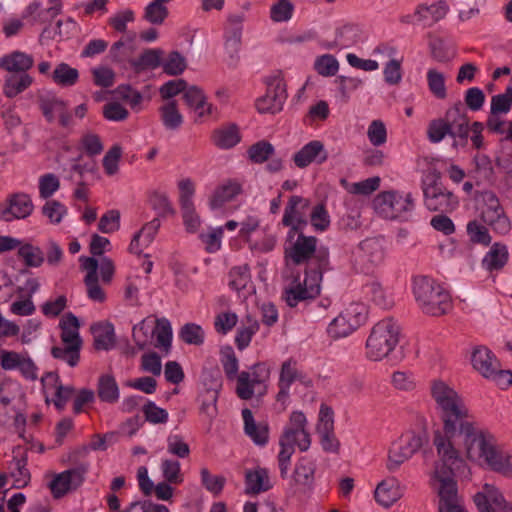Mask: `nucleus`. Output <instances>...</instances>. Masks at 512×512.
<instances>
[{
    "label": "nucleus",
    "mask_w": 512,
    "mask_h": 512,
    "mask_svg": "<svg viewBox=\"0 0 512 512\" xmlns=\"http://www.w3.org/2000/svg\"><path fill=\"white\" fill-rule=\"evenodd\" d=\"M309 204V200L301 196L293 195L290 197L282 218V224L290 227L289 239H293L295 234L301 230V227L307 224L305 211Z\"/></svg>",
    "instance_id": "15"
},
{
    "label": "nucleus",
    "mask_w": 512,
    "mask_h": 512,
    "mask_svg": "<svg viewBox=\"0 0 512 512\" xmlns=\"http://www.w3.org/2000/svg\"><path fill=\"white\" fill-rule=\"evenodd\" d=\"M186 104L198 112L199 116L209 115L212 112V105L206 102L203 91L197 86H191L184 91Z\"/></svg>",
    "instance_id": "31"
},
{
    "label": "nucleus",
    "mask_w": 512,
    "mask_h": 512,
    "mask_svg": "<svg viewBox=\"0 0 512 512\" xmlns=\"http://www.w3.org/2000/svg\"><path fill=\"white\" fill-rule=\"evenodd\" d=\"M34 64V59L21 51H14L0 59V67L8 72L26 73Z\"/></svg>",
    "instance_id": "26"
},
{
    "label": "nucleus",
    "mask_w": 512,
    "mask_h": 512,
    "mask_svg": "<svg viewBox=\"0 0 512 512\" xmlns=\"http://www.w3.org/2000/svg\"><path fill=\"white\" fill-rule=\"evenodd\" d=\"M229 276V286L236 291H240L246 288L250 281L249 267L247 265L234 267L231 269Z\"/></svg>",
    "instance_id": "59"
},
{
    "label": "nucleus",
    "mask_w": 512,
    "mask_h": 512,
    "mask_svg": "<svg viewBox=\"0 0 512 512\" xmlns=\"http://www.w3.org/2000/svg\"><path fill=\"white\" fill-rule=\"evenodd\" d=\"M296 361L288 359L282 363L279 376V392L277 401L284 402L289 396L291 384L296 380L302 379V373L296 367Z\"/></svg>",
    "instance_id": "22"
},
{
    "label": "nucleus",
    "mask_w": 512,
    "mask_h": 512,
    "mask_svg": "<svg viewBox=\"0 0 512 512\" xmlns=\"http://www.w3.org/2000/svg\"><path fill=\"white\" fill-rule=\"evenodd\" d=\"M474 503L479 512H512V505L490 484H485L483 491L474 496Z\"/></svg>",
    "instance_id": "17"
},
{
    "label": "nucleus",
    "mask_w": 512,
    "mask_h": 512,
    "mask_svg": "<svg viewBox=\"0 0 512 512\" xmlns=\"http://www.w3.org/2000/svg\"><path fill=\"white\" fill-rule=\"evenodd\" d=\"M438 436L444 444L448 443L459 455L458 447L463 445L469 460L483 461L493 471L504 476L511 474L512 456L507 452L497 450L493 438L476 429L469 419L446 434L436 430L433 439H437Z\"/></svg>",
    "instance_id": "2"
},
{
    "label": "nucleus",
    "mask_w": 512,
    "mask_h": 512,
    "mask_svg": "<svg viewBox=\"0 0 512 512\" xmlns=\"http://www.w3.org/2000/svg\"><path fill=\"white\" fill-rule=\"evenodd\" d=\"M43 388L45 392L50 389H54V396L56 398H63L69 400L71 395L74 393V388L71 386H63L59 381V376L54 372H48L41 378Z\"/></svg>",
    "instance_id": "39"
},
{
    "label": "nucleus",
    "mask_w": 512,
    "mask_h": 512,
    "mask_svg": "<svg viewBox=\"0 0 512 512\" xmlns=\"http://www.w3.org/2000/svg\"><path fill=\"white\" fill-rule=\"evenodd\" d=\"M94 347L97 350H109L115 344V334L112 324H96L92 327Z\"/></svg>",
    "instance_id": "34"
},
{
    "label": "nucleus",
    "mask_w": 512,
    "mask_h": 512,
    "mask_svg": "<svg viewBox=\"0 0 512 512\" xmlns=\"http://www.w3.org/2000/svg\"><path fill=\"white\" fill-rule=\"evenodd\" d=\"M334 419L333 410L321 405L319 412V421L317 424V432L320 434V443L324 451L330 453H338L340 443L334 435Z\"/></svg>",
    "instance_id": "18"
},
{
    "label": "nucleus",
    "mask_w": 512,
    "mask_h": 512,
    "mask_svg": "<svg viewBox=\"0 0 512 512\" xmlns=\"http://www.w3.org/2000/svg\"><path fill=\"white\" fill-rule=\"evenodd\" d=\"M87 470L88 464L81 463L75 468L56 475L49 483L53 497L59 499L69 491L77 489L83 483Z\"/></svg>",
    "instance_id": "14"
},
{
    "label": "nucleus",
    "mask_w": 512,
    "mask_h": 512,
    "mask_svg": "<svg viewBox=\"0 0 512 512\" xmlns=\"http://www.w3.org/2000/svg\"><path fill=\"white\" fill-rule=\"evenodd\" d=\"M149 204L159 217H168L175 214L167 195L154 191L149 196Z\"/></svg>",
    "instance_id": "49"
},
{
    "label": "nucleus",
    "mask_w": 512,
    "mask_h": 512,
    "mask_svg": "<svg viewBox=\"0 0 512 512\" xmlns=\"http://www.w3.org/2000/svg\"><path fill=\"white\" fill-rule=\"evenodd\" d=\"M187 67L185 58L177 51L169 54L168 59L163 63V70L168 75L177 76L182 74Z\"/></svg>",
    "instance_id": "60"
},
{
    "label": "nucleus",
    "mask_w": 512,
    "mask_h": 512,
    "mask_svg": "<svg viewBox=\"0 0 512 512\" xmlns=\"http://www.w3.org/2000/svg\"><path fill=\"white\" fill-rule=\"evenodd\" d=\"M449 11L446 1L439 0L431 5L419 4L416 6L412 14H406L400 17V22L406 25H414L416 23H424L428 26L444 19Z\"/></svg>",
    "instance_id": "13"
},
{
    "label": "nucleus",
    "mask_w": 512,
    "mask_h": 512,
    "mask_svg": "<svg viewBox=\"0 0 512 512\" xmlns=\"http://www.w3.org/2000/svg\"><path fill=\"white\" fill-rule=\"evenodd\" d=\"M447 118L450 121V137L453 139L452 147H465L470 132L469 118L461 103L455 104L447 110Z\"/></svg>",
    "instance_id": "16"
},
{
    "label": "nucleus",
    "mask_w": 512,
    "mask_h": 512,
    "mask_svg": "<svg viewBox=\"0 0 512 512\" xmlns=\"http://www.w3.org/2000/svg\"><path fill=\"white\" fill-rule=\"evenodd\" d=\"M288 262L295 265L306 264L305 278L294 277L285 287V300L288 306L295 307L299 302L316 298L320 294L322 273L329 264V252L325 247H317V238L298 232L296 241L285 251Z\"/></svg>",
    "instance_id": "1"
},
{
    "label": "nucleus",
    "mask_w": 512,
    "mask_h": 512,
    "mask_svg": "<svg viewBox=\"0 0 512 512\" xmlns=\"http://www.w3.org/2000/svg\"><path fill=\"white\" fill-rule=\"evenodd\" d=\"M359 248L363 257L373 265L380 264L384 260L385 248L382 238H367L360 243Z\"/></svg>",
    "instance_id": "30"
},
{
    "label": "nucleus",
    "mask_w": 512,
    "mask_h": 512,
    "mask_svg": "<svg viewBox=\"0 0 512 512\" xmlns=\"http://www.w3.org/2000/svg\"><path fill=\"white\" fill-rule=\"evenodd\" d=\"M181 339L187 344L200 345L204 340L202 328L194 323L185 324L179 333Z\"/></svg>",
    "instance_id": "63"
},
{
    "label": "nucleus",
    "mask_w": 512,
    "mask_h": 512,
    "mask_svg": "<svg viewBox=\"0 0 512 512\" xmlns=\"http://www.w3.org/2000/svg\"><path fill=\"white\" fill-rule=\"evenodd\" d=\"M78 78V70L63 62L58 64L52 73V80L62 87L73 86L78 81Z\"/></svg>",
    "instance_id": "38"
},
{
    "label": "nucleus",
    "mask_w": 512,
    "mask_h": 512,
    "mask_svg": "<svg viewBox=\"0 0 512 512\" xmlns=\"http://www.w3.org/2000/svg\"><path fill=\"white\" fill-rule=\"evenodd\" d=\"M474 176L482 181H491L494 176V168L491 159L485 154H476L473 158Z\"/></svg>",
    "instance_id": "44"
},
{
    "label": "nucleus",
    "mask_w": 512,
    "mask_h": 512,
    "mask_svg": "<svg viewBox=\"0 0 512 512\" xmlns=\"http://www.w3.org/2000/svg\"><path fill=\"white\" fill-rule=\"evenodd\" d=\"M430 393L436 403L440 418L443 422L442 434L453 431L455 427L469 419V411L462 398L446 382L433 380Z\"/></svg>",
    "instance_id": "4"
},
{
    "label": "nucleus",
    "mask_w": 512,
    "mask_h": 512,
    "mask_svg": "<svg viewBox=\"0 0 512 512\" xmlns=\"http://www.w3.org/2000/svg\"><path fill=\"white\" fill-rule=\"evenodd\" d=\"M97 395L101 401L115 403L120 397V390L115 378L110 374L101 375L97 383Z\"/></svg>",
    "instance_id": "32"
},
{
    "label": "nucleus",
    "mask_w": 512,
    "mask_h": 512,
    "mask_svg": "<svg viewBox=\"0 0 512 512\" xmlns=\"http://www.w3.org/2000/svg\"><path fill=\"white\" fill-rule=\"evenodd\" d=\"M162 55L163 52L160 49H147L141 54V56L138 59L133 60L131 64L136 71H141L149 68L154 69L161 64Z\"/></svg>",
    "instance_id": "45"
},
{
    "label": "nucleus",
    "mask_w": 512,
    "mask_h": 512,
    "mask_svg": "<svg viewBox=\"0 0 512 512\" xmlns=\"http://www.w3.org/2000/svg\"><path fill=\"white\" fill-rule=\"evenodd\" d=\"M64 101L54 96H40L39 107L48 122H52L58 112H61Z\"/></svg>",
    "instance_id": "51"
},
{
    "label": "nucleus",
    "mask_w": 512,
    "mask_h": 512,
    "mask_svg": "<svg viewBox=\"0 0 512 512\" xmlns=\"http://www.w3.org/2000/svg\"><path fill=\"white\" fill-rule=\"evenodd\" d=\"M267 92L256 102V107L261 113H277L282 110L287 98L286 85L280 75L270 77L267 81Z\"/></svg>",
    "instance_id": "12"
},
{
    "label": "nucleus",
    "mask_w": 512,
    "mask_h": 512,
    "mask_svg": "<svg viewBox=\"0 0 512 512\" xmlns=\"http://www.w3.org/2000/svg\"><path fill=\"white\" fill-rule=\"evenodd\" d=\"M365 318L364 307L352 304L332 320L328 326V333L335 339L346 337L357 329Z\"/></svg>",
    "instance_id": "11"
},
{
    "label": "nucleus",
    "mask_w": 512,
    "mask_h": 512,
    "mask_svg": "<svg viewBox=\"0 0 512 512\" xmlns=\"http://www.w3.org/2000/svg\"><path fill=\"white\" fill-rule=\"evenodd\" d=\"M328 158V153L321 141L314 140L304 145L293 157L295 165L305 168L312 162L321 164Z\"/></svg>",
    "instance_id": "20"
},
{
    "label": "nucleus",
    "mask_w": 512,
    "mask_h": 512,
    "mask_svg": "<svg viewBox=\"0 0 512 512\" xmlns=\"http://www.w3.org/2000/svg\"><path fill=\"white\" fill-rule=\"evenodd\" d=\"M279 440L297 446L301 451H307L311 445V438L307 429L297 431L284 430Z\"/></svg>",
    "instance_id": "48"
},
{
    "label": "nucleus",
    "mask_w": 512,
    "mask_h": 512,
    "mask_svg": "<svg viewBox=\"0 0 512 512\" xmlns=\"http://www.w3.org/2000/svg\"><path fill=\"white\" fill-rule=\"evenodd\" d=\"M241 191L242 186L238 181L227 180L214 191L210 199V207L212 209L222 207L224 203L231 201L234 197L240 194Z\"/></svg>",
    "instance_id": "28"
},
{
    "label": "nucleus",
    "mask_w": 512,
    "mask_h": 512,
    "mask_svg": "<svg viewBox=\"0 0 512 512\" xmlns=\"http://www.w3.org/2000/svg\"><path fill=\"white\" fill-rule=\"evenodd\" d=\"M374 207L379 214L388 219L404 217L414 208L411 193L405 195L396 191L382 192L373 201Z\"/></svg>",
    "instance_id": "9"
},
{
    "label": "nucleus",
    "mask_w": 512,
    "mask_h": 512,
    "mask_svg": "<svg viewBox=\"0 0 512 512\" xmlns=\"http://www.w3.org/2000/svg\"><path fill=\"white\" fill-rule=\"evenodd\" d=\"M163 478L171 484H179L183 482L180 463L177 460L165 459L161 463Z\"/></svg>",
    "instance_id": "58"
},
{
    "label": "nucleus",
    "mask_w": 512,
    "mask_h": 512,
    "mask_svg": "<svg viewBox=\"0 0 512 512\" xmlns=\"http://www.w3.org/2000/svg\"><path fill=\"white\" fill-rule=\"evenodd\" d=\"M400 328L392 318L374 325L366 342L367 357L379 361L387 357L399 342Z\"/></svg>",
    "instance_id": "6"
},
{
    "label": "nucleus",
    "mask_w": 512,
    "mask_h": 512,
    "mask_svg": "<svg viewBox=\"0 0 512 512\" xmlns=\"http://www.w3.org/2000/svg\"><path fill=\"white\" fill-rule=\"evenodd\" d=\"M374 494L376 501L383 507L388 508L402 497V490L395 478H389L377 485Z\"/></svg>",
    "instance_id": "24"
},
{
    "label": "nucleus",
    "mask_w": 512,
    "mask_h": 512,
    "mask_svg": "<svg viewBox=\"0 0 512 512\" xmlns=\"http://www.w3.org/2000/svg\"><path fill=\"white\" fill-rule=\"evenodd\" d=\"M439 460L435 463L432 473L431 485L437 489L439 503L451 502L458 499L457 483L454 478V469L462 464V459L452 447L444 444L440 436L433 439Z\"/></svg>",
    "instance_id": "3"
},
{
    "label": "nucleus",
    "mask_w": 512,
    "mask_h": 512,
    "mask_svg": "<svg viewBox=\"0 0 512 512\" xmlns=\"http://www.w3.org/2000/svg\"><path fill=\"white\" fill-rule=\"evenodd\" d=\"M264 379L258 376H251L249 372L242 371L237 378L236 393L243 400L251 399L254 395V388L261 384Z\"/></svg>",
    "instance_id": "37"
},
{
    "label": "nucleus",
    "mask_w": 512,
    "mask_h": 512,
    "mask_svg": "<svg viewBox=\"0 0 512 512\" xmlns=\"http://www.w3.org/2000/svg\"><path fill=\"white\" fill-rule=\"evenodd\" d=\"M200 476L201 483L206 490L214 495H219L222 492L226 483L224 476L212 475L207 468H202L200 470Z\"/></svg>",
    "instance_id": "53"
},
{
    "label": "nucleus",
    "mask_w": 512,
    "mask_h": 512,
    "mask_svg": "<svg viewBox=\"0 0 512 512\" xmlns=\"http://www.w3.org/2000/svg\"><path fill=\"white\" fill-rule=\"evenodd\" d=\"M508 260V251L505 245L495 243L482 260L483 267L488 271L500 270Z\"/></svg>",
    "instance_id": "33"
},
{
    "label": "nucleus",
    "mask_w": 512,
    "mask_h": 512,
    "mask_svg": "<svg viewBox=\"0 0 512 512\" xmlns=\"http://www.w3.org/2000/svg\"><path fill=\"white\" fill-rule=\"evenodd\" d=\"M512 108V87H508L505 93L494 95L491 98V114H506Z\"/></svg>",
    "instance_id": "55"
},
{
    "label": "nucleus",
    "mask_w": 512,
    "mask_h": 512,
    "mask_svg": "<svg viewBox=\"0 0 512 512\" xmlns=\"http://www.w3.org/2000/svg\"><path fill=\"white\" fill-rule=\"evenodd\" d=\"M413 294L419 308L425 314L441 316L451 309V297L448 291L427 276L414 278Z\"/></svg>",
    "instance_id": "5"
},
{
    "label": "nucleus",
    "mask_w": 512,
    "mask_h": 512,
    "mask_svg": "<svg viewBox=\"0 0 512 512\" xmlns=\"http://www.w3.org/2000/svg\"><path fill=\"white\" fill-rule=\"evenodd\" d=\"M274 152V146L265 140L251 145L247 150L249 160L255 164H261L269 160Z\"/></svg>",
    "instance_id": "41"
},
{
    "label": "nucleus",
    "mask_w": 512,
    "mask_h": 512,
    "mask_svg": "<svg viewBox=\"0 0 512 512\" xmlns=\"http://www.w3.org/2000/svg\"><path fill=\"white\" fill-rule=\"evenodd\" d=\"M450 121H448L447 113L444 118L432 120L427 128L428 139L432 143H439L447 135L450 136Z\"/></svg>",
    "instance_id": "46"
},
{
    "label": "nucleus",
    "mask_w": 512,
    "mask_h": 512,
    "mask_svg": "<svg viewBox=\"0 0 512 512\" xmlns=\"http://www.w3.org/2000/svg\"><path fill=\"white\" fill-rule=\"evenodd\" d=\"M427 84L429 91L438 99L447 97L445 85V75L437 69H429L427 71Z\"/></svg>",
    "instance_id": "47"
},
{
    "label": "nucleus",
    "mask_w": 512,
    "mask_h": 512,
    "mask_svg": "<svg viewBox=\"0 0 512 512\" xmlns=\"http://www.w3.org/2000/svg\"><path fill=\"white\" fill-rule=\"evenodd\" d=\"M154 333L156 335V347L163 348L165 352H168L172 341L170 322L167 319H157Z\"/></svg>",
    "instance_id": "50"
},
{
    "label": "nucleus",
    "mask_w": 512,
    "mask_h": 512,
    "mask_svg": "<svg viewBox=\"0 0 512 512\" xmlns=\"http://www.w3.org/2000/svg\"><path fill=\"white\" fill-rule=\"evenodd\" d=\"M245 484V493L248 495H257L272 488L268 471L260 467L246 471Z\"/></svg>",
    "instance_id": "25"
},
{
    "label": "nucleus",
    "mask_w": 512,
    "mask_h": 512,
    "mask_svg": "<svg viewBox=\"0 0 512 512\" xmlns=\"http://www.w3.org/2000/svg\"><path fill=\"white\" fill-rule=\"evenodd\" d=\"M467 234L473 243L485 246L491 243V236L488 229L477 220L470 221L467 224Z\"/></svg>",
    "instance_id": "57"
},
{
    "label": "nucleus",
    "mask_w": 512,
    "mask_h": 512,
    "mask_svg": "<svg viewBox=\"0 0 512 512\" xmlns=\"http://www.w3.org/2000/svg\"><path fill=\"white\" fill-rule=\"evenodd\" d=\"M391 383L397 390L411 392L416 388V380L412 373L395 371L391 377Z\"/></svg>",
    "instance_id": "62"
},
{
    "label": "nucleus",
    "mask_w": 512,
    "mask_h": 512,
    "mask_svg": "<svg viewBox=\"0 0 512 512\" xmlns=\"http://www.w3.org/2000/svg\"><path fill=\"white\" fill-rule=\"evenodd\" d=\"M32 78L27 73H14L6 77L4 83V94L8 98H13L22 93L32 84Z\"/></svg>",
    "instance_id": "35"
},
{
    "label": "nucleus",
    "mask_w": 512,
    "mask_h": 512,
    "mask_svg": "<svg viewBox=\"0 0 512 512\" xmlns=\"http://www.w3.org/2000/svg\"><path fill=\"white\" fill-rule=\"evenodd\" d=\"M161 119L164 126L170 130L179 128L183 122V117L177 109L176 101H169L160 107Z\"/></svg>",
    "instance_id": "43"
},
{
    "label": "nucleus",
    "mask_w": 512,
    "mask_h": 512,
    "mask_svg": "<svg viewBox=\"0 0 512 512\" xmlns=\"http://www.w3.org/2000/svg\"><path fill=\"white\" fill-rule=\"evenodd\" d=\"M473 368L483 377L489 378L494 369L498 368L499 362L495 355L486 347H476L471 355Z\"/></svg>",
    "instance_id": "23"
},
{
    "label": "nucleus",
    "mask_w": 512,
    "mask_h": 512,
    "mask_svg": "<svg viewBox=\"0 0 512 512\" xmlns=\"http://www.w3.org/2000/svg\"><path fill=\"white\" fill-rule=\"evenodd\" d=\"M481 203L480 217L494 231L506 234L510 230V221L505 214L497 195L492 191H483L479 195Z\"/></svg>",
    "instance_id": "8"
},
{
    "label": "nucleus",
    "mask_w": 512,
    "mask_h": 512,
    "mask_svg": "<svg viewBox=\"0 0 512 512\" xmlns=\"http://www.w3.org/2000/svg\"><path fill=\"white\" fill-rule=\"evenodd\" d=\"M167 16V7L153 0L145 7L143 18L153 25H161Z\"/></svg>",
    "instance_id": "52"
},
{
    "label": "nucleus",
    "mask_w": 512,
    "mask_h": 512,
    "mask_svg": "<svg viewBox=\"0 0 512 512\" xmlns=\"http://www.w3.org/2000/svg\"><path fill=\"white\" fill-rule=\"evenodd\" d=\"M310 221L312 226L319 231H324L329 227L330 217L324 204L319 203L313 207L310 213Z\"/></svg>",
    "instance_id": "64"
},
{
    "label": "nucleus",
    "mask_w": 512,
    "mask_h": 512,
    "mask_svg": "<svg viewBox=\"0 0 512 512\" xmlns=\"http://www.w3.org/2000/svg\"><path fill=\"white\" fill-rule=\"evenodd\" d=\"M424 202L431 211L451 212L458 206V199L441 182L440 172L433 169L422 182Z\"/></svg>",
    "instance_id": "7"
},
{
    "label": "nucleus",
    "mask_w": 512,
    "mask_h": 512,
    "mask_svg": "<svg viewBox=\"0 0 512 512\" xmlns=\"http://www.w3.org/2000/svg\"><path fill=\"white\" fill-rule=\"evenodd\" d=\"M61 340L64 345L75 346L81 349L82 341L79 335L78 318L72 314H66L60 321Z\"/></svg>",
    "instance_id": "27"
},
{
    "label": "nucleus",
    "mask_w": 512,
    "mask_h": 512,
    "mask_svg": "<svg viewBox=\"0 0 512 512\" xmlns=\"http://www.w3.org/2000/svg\"><path fill=\"white\" fill-rule=\"evenodd\" d=\"M245 434L257 445H265L269 438V427L266 422H256L252 411L248 408L242 410Z\"/></svg>",
    "instance_id": "21"
},
{
    "label": "nucleus",
    "mask_w": 512,
    "mask_h": 512,
    "mask_svg": "<svg viewBox=\"0 0 512 512\" xmlns=\"http://www.w3.org/2000/svg\"><path fill=\"white\" fill-rule=\"evenodd\" d=\"M424 442L425 437L414 432L402 435L389 449L387 469L397 470L423 446Z\"/></svg>",
    "instance_id": "10"
},
{
    "label": "nucleus",
    "mask_w": 512,
    "mask_h": 512,
    "mask_svg": "<svg viewBox=\"0 0 512 512\" xmlns=\"http://www.w3.org/2000/svg\"><path fill=\"white\" fill-rule=\"evenodd\" d=\"M294 5L290 0H280L270 8V17L274 22H286L292 18Z\"/></svg>",
    "instance_id": "56"
},
{
    "label": "nucleus",
    "mask_w": 512,
    "mask_h": 512,
    "mask_svg": "<svg viewBox=\"0 0 512 512\" xmlns=\"http://www.w3.org/2000/svg\"><path fill=\"white\" fill-rule=\"evenodd\" d=\"M211 138L214 145L220 149H230L241 140L239 129L235 124L222 126L214 130Z\"/></svg>",
    "instance_id": "29"
},
{
    "label": "nucleus",
    "mask_w": 512,
    "mask_h": 512,
    "mask_svg": "<svg viewBox=\"0 0 512 512\" xmlns=\"http://www.w3.org/2000/svg\"><path fill=\"white\" fill-rule=\"evenodd\" d=\"M44 255L40 247L31 243H24L18 249L19 258L22 259L27 267L31 268L40 267L45 261Z\"/></svg>",
    "instance_id": "36"
},
{
    "label": "nucleus",
    "mask_w": 512,
    "mask_h": 512,
    "mask_svg": "<svg viewBox=\"0 0 512 512\" xmlns=\"http://www.w3.org/2000/svg\"><path fill=\"white\" fill-rule=\"evenodd\" d=\"M54 358L66 362L69 366L74 367L80 359V348L75 346L64 345L63 347L55 346L51 349Z\"/></svg>",
    "instance_id": "54"
},
{
    "label": "nucleus",
    "mask_w": 512,
    "mask_h": 512,
    "mask_svg": "<svg viewBox=\"0 0 512 512\" xmlns=\"http://www.w3.org/2000/svg\"><path fill=\"white\" fill-rule=\"evenodd\" d=\"M315 464L307 458H301L294 470V480L297 484L310 487L314 481Z\"/></svg>",
    "instance_id": "40"
},
{
    "label": "nucleus",
    "mask_w": 512,
    "mask_h": 512,
    "mask_svg": "<svg viewBox=\"0 0 512 512\" xmlns=\"http://www.w3.org/2000/svg\"><path fill=\"white\" fill-rule=\"evenodd\" d=\"M431 56L439 63H448L456 56L454 47L437 38L430 42Z\"/></svg>",
    "instance_id": "42"
},
{
    "label": "nucleus",
    "mask_w": 512,
    "mask_h": 512,
    "mask_svg": "<svg viewBox=\"0 0 512 512\" xmlns=\"http://www.w3.org/2000/svg\"><path fill=\"white\" fill-rule=\"evenodd\" d=\"M6 203L0 211V218L5 222L27 218L34 208L31 198L25 193L10 195Z\"/></svg>",
    "instance_id": "19"
},
{
    "label": "nucleus",
    "mask_w": 512,
    "mask_h": 512,
    "mask_svg": "<svg viewBox=\"0 0 512 512\" xmlns=\"http://www.w3.org/2000/svg\"><path fill=\"white\" fill-rule=\"evenodd\" d=\"M314 68L322 76H333L339 69V63L333 55L326 54L316 59Z\"/></svg>",
    "instance_id": "61"
}]
</instances>
